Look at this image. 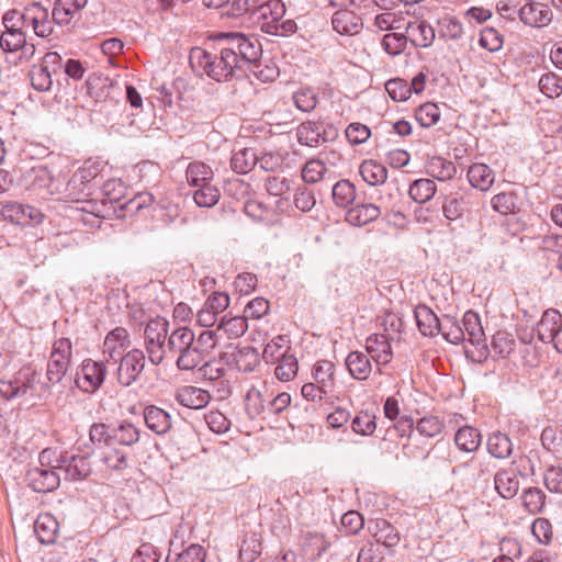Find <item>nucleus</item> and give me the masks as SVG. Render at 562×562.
<instances>
[{"instance_id":"obj_1","label":"nucleus","mask_w":562,"mask_h":562,"mask_svg":"<svg viewBox=\"0 0 562 562\" xmlns=\"http://www.w3.org/2000/svg\"><path fill=\"white\" fill-rule=\"evenodd\" d=\"M218 338L214 330H203L195 336L189 327H178L168 333V322L164 318L147 323L144 344L149 361L157 366L170 356L181 371L199 368L214 351Z\"/></svg>"},{"instance_id":"obj_2","label":"nucleus","mask_w":562,"mask_h":562,"mask_svg":"<svg viewBox=\"0 0 562 562\" xmlns=\"http://www.w3.org/2000/svg\"><path fill=\"white\" fill-rule=\"evenodd\" d=\"M218 49L210 53L195 47L190 53V64L194 69L202 70L209 78L225 82L241 72L243 65L256 58L259 41L252 35L231 32L220 33Z\"/></svg>"},{"instance_id":"obj_3","label":"nucleus","mask_w":562,"mask_h":562,"mask_svg":"<svg viewBox=\"0 0 562 562\" xmlns=\"http://www.w3.org/2000/svg\"><path fill=\"white\" fill-rule=\"evenodd\" d=\"M72 357V345L69 338H59L53 344L47 363V380L59 383L68 371Z\"/></svg>"},{"instance_id":"obj_4","label":"nucleus","mask_w":562,"mask_h":562,"mask_svg":"<svg viewBox=\"0 0 562 562\" xmlns=\"http://www.w3.org/2000/svg\"><path fill=\"white\" fill-rule=\"evenodd\" d=\"M0 216L15 225H32L41 223L42 213L34 206L19 202L0 203Z\"/></svg>"},{"instance_id":"obj_5","label":"nucleus","mask_w":562,"mask_h":562,"mask_svg":"<svg viewBox=\"0 0 562 562\" xmlns=\"http://www.w3.org/2000/svg\"><path fill=\"white\" fill-rule=\"evenodd\" d=\"M36 373L30 368L20 370L12 380L0 381V396L7 400L22 397L34 389Z\"/></svg>"},{"instance_id":"obj_6","label":"nucleus","mask_w":562,"mask_h":562,"mask_svg":"<svg viewBox=\"0 0 562 562\" xmlns=\"http://www.w3.org/2000/svg\"><path fill=\"white\" fill-rule=\"evenodd\" d=\"M145 368V356L142 350L133 349L121 357L117 368V381L123 386L132 385Z\"/></svg>"},{"instance_id":"obj_7","label":"nucleus","mask_w":562,"mask_h":562,"mask_svg":"<svg viewBox=\"0 0 562 562\" xmlns=\"http://www.w3.org/2000/svg\"><path fill=\"white\" fill-rule=\"evenodd\" d=\"M23 26H32L34 33L40 37H47L54 31V20L49 19L47 9L38 3L29 7L22 14Z\"/></svg>"},{"instance_id":"obj_8","label":"nucleus","mask_w":562,"mask_h":562,"mask_svg":"<svg viewBox=\"0 0 562 562\" xmlns=\"http://www.w3.org/2000/svg\"><path fill=\"white\" fill-rule=\"evenodd\" d=\"M31 487L38 493L52 492L59 486L60 473L53 467L32 468L26 474Z\"/></svg>"},{"instance_id":"obj_9","label":"nucleus","mask_w":562,"mask_h":562,"mask_svg":"<svg viewBox=\"0 0 562 562\" xmlns=\"http://www.w3.org/2000/svg\"><path fill=\"white\" fill-rule=\"evenodd\" d=\"M256 55V58L247 61L248 65H243L241 74L252 76L261 82H272L279 76V68L271 60L261 59L262 47L260 43Z\"/></svg>"},{"instance_id":"obj_10","label":"nucleus","mask_w":562,"mask_h":562,"mask_svg":"<svg viewBox=\"0 0 562 562\" xmlns=\"http://www.w3.org/2000/svg\"><path fill=\"white\" fill-rule=\"evenodd\" d=\"M220 358L237 371L245 373L251 372L258 363V355L250 347L243 349L232 347L231 350L222 352Z\"/></svg>"},{"instance_id":"obj_11","label":"nucleus","mask_w":562,"mask_h":562,"mask_svg":"<svg viewBox=\"0 0 562 562\" xmlns=\"http://www.w3.org/2000/svg\"><path fill=\"white\" fill-rule=\"evenodd\" d=\"M100 172L98 164L93 161H86L72 175L67 183L68 195L79 201V195L83 193L86 187L98 177Z\"/></svg>"},{"instance_id":"obj_12","label":"nucleus","mask_w":562,"mask_h":562,"mask_svg":"<svg viewBox=\"0 0 562 562\" xmlns=\"http://www.w3.org/2000/svg\"><path fill=\"white\" fill-rule=\"evenodd\" d=\"M520 20L530 26L542 27L552 20V11L548 4L529 1L519 9Z\"/></svg>"},{"instance_id":"obj_13","label":"nucleus","mask_w":562,"mask_h":562,"mask_svg":"<svg viewBox=\"0 0 562 562\" xmlns=\"http://www.w3.org/2000/svg\"><path fill=\"white\" fill-rule=\"evenodd\" d=\"M80 374L82 376L80 387L87 392H94L104 382L106 367L103 361L87 359L81 364Z\"/></svg>"},{"instance_id":"obj_14","label":"nucleus","mask_w":562,"mask_h":562,"mask_svg":"<svg viewBox=\"0 0 562 562\" xmlns=\"http://www.w3.org/2000/svg\"><path fill=\"white\" fill-rule=\"evenodd\" d=\"M366 350L378 366L390 363L393 357L390 339L384 334L370 335L366 340Z\"/></svg>"},{"instance_id":"obj_15","label":"nucleus","mask_w":562,"mask_h":562,"mask_svg":"<svg viewBox=\"0 0 562 562\" xmlns=\"http://www.w3.org/2000/svg\"><path fill=\"white\" fill-rule=\"evenodd\" d=\"M405 31L408 40L415 47H430L436 36L434 27L423 20L408 22Z\"/></svg>"},{"instance_id":"obj_16","label":"nucleus","mask_w":562,"mask_h":562,"mask_svg":"<svg viewBox=\"0 0 562 562\" xmlns=\"http://www.w3.org/2000/svg\"><path fill=\"white\" fill-rule=\"evenodd\" d=\"M495 490L501 497L510 499L517 495L520 482L518 472L514 469H502L494 476Z\"/></svg>"},{"instance_id":"obj_17","label":"nucleus","mask_w":562,"mask_h":562,"mask_svg":"<svg viewBox=\"0 0 562 562\" xmlns=\"http://www.w3.org/2000/svg\"><path fill=\"white\" fill-rule=\"evenodd\" d=\"M464 338L477 348L486 347V338L477 313L468 311L462 318Z\"/></svg>"},{"instance_id":"obj_18","label":"nucleus","mask_w":562,"mask_h":562,"mask_svg":"<svg viewBox=\"0 0 562 562\" xmlns=\"http://www.w3.org/2000/svg\"><path fill=\"white\" fill-rule=\"evenodd\" d=\"M27 187L33 190H45L49 194L57 192L52 171L46 166H36L26 175Z\"/></svg>"},{"instance_id":"obj_19","label":"nucleus","mask_w":562,"mask_h":562,"mask_svg":"<svg viewBox=\"0 0 562 562\" xmlns=\"http://www.w3.org/2000/svg\"><path fill=\"white\" fill-rule=\"evenodd\" d=\"M562 326V314L553 308L547 310L537 325V336L544 342L549 344L554 339L555 333Z\"/></svg>"},{"instance_id":"obj_20","label":"nucleus","mask_w":562,"mask_h":562,"mask_svg":"<svg viewBox=\"0 0 562 562\" xmlns=\"http://www.w3.org/2000/svg\"><path fill=\"white\" fill-rule=\"evenodd\" d=\"M34 532L41 543L53 544L58 537L59 524L52 514H41L34 522Z\"/></svg>"},{"instance_id":"obj_21","label":"nucleus","mask_w":562,"mask_h":562,"mask_svg":"<svg viewBox=\"0 0 562 562\" xmlns=\"http://www.w3.org/2000/svg\"><path fill=\"white\" fill-rule=\"evenodd\" d=\"M331 24L336 32L341 35H355L362 29V21L355 12L338 10L331 18Z\"/></svg>"},{"instance_id":"obj_22","label":"nucleus","mask_w":562,"mask_h":562,"mask_svg":"<svg viewBox=\"0 0 562 562\" xmlns=\"http://www.w3.org/2000/svg\"><path fill=\"white\" fill-rule=\"evenodd\" d=\"M176 398L182 406L192 409H201L209 404L211 395L203 389L189 385L181 387L177 392Z\"/></svg>"},{"instance_id":"obj_23","label":"nucleus","mask_w":562,"mask_h":562,"mask_svg":"<svg viewBox=\"0 0 562 562\" xmlns=\"http://www.w3.org/2000/svg\"><path fill=\"white\" fill-rule=\"evenodd\" d=\"M146 426L157 435H164L171 428V416L164 409L149 405L144 411Z\"/></svg>"},{"instance_id":"obj_24","label":"nucleus","mask_w":562,"mask_h":562,"mask_svg":"<svg viewBox=\"0 0 562 562\" xmlns=\"http://www.w3.org/2000/svg\"><path fill=\"white\" fill-rule=\"evenodd\" d=\"M381 210L372 203H361L350 207L346 213V221L353 226H363L375 221Z\"/></svg>"},{"instance_id":"obj_25","label":"nucleus","mask_w":562,"mask_h":562,"mask_svg":"<svg viewBox=\"0 0 562 562\" xmlns=\"http://www.w3.org/2000/svg\"><path fill=\"white\" fill-rule=\"evenodd\" d=\"M63 472L66 480H82L90 472V462L85 456H72L69 460H63L59 465V473Z\"/></svg>"},{"instance_id":"obj_26","label":"nucleus","mask_w":562,"mask_h":562,"mask_svg":"<svg viewBox=\"0 0 562 562\" xmlns=\"http://www.w3.org/2000/svg\"><path fill=\"white\" fill-rule=\"evenodd\" d=\"M0 46L4 52H16L19 49H23V54L33 55L34 45L26 44L25 34L20 29L14 30H5L0 37Z\"/></svg>"},{"instance_id":"obj_27","label":"nucleus","mask_w":562,"mask_h":562,"mask_svg":"<svg viewBox=\"0 0 562 562\" xmlns=\"http://www.w3.org/2000/svg\"><path fill=\"white\" fill-rule=\"evenodd\" d=\"M415 318L419 331L424 336H436L441 327V321L426 305H418L415 308Z\"/></svg>"},{"instance_id":"obj_28","label":"nucleus","mask_w":562,"mask_h":562,"mask_svg":"<svg viewBox=\"0 0 562 562\" xmlns=\"http://www.w3.org/2000/svg\"><path fill=\"white\" fill-rule=\"evenodd\" d=\"M346 367L350 375L359 381L367 380L372 371L370 359L361 351H351L346 358Z\"/></svg>"},{"instance_id":"obj_29","label":"nucleus","mask_w":562,"mask_h":562,"mask_svg":"<svg viewBox=\"0 0 562 562\" xmlns=\"http://www.w3.org/2000/svg\"><path fill=\"white\" fill-rule=\"evenodd\" d=\"M87 2L88 0H56L52 16L57 24L66 25L75 13L86 7Z\"/></svg>"},{"instance_id":"obj_30","label":"nucleus","mask_w":562,"mask_h":562,"mask_svg":"<svg viewBox=\"0 0 562 562\" xmlns=\"http://www.w3.org/2000/svg\"><path fill=\"white\" fill-rule=\"evenodd\" d=\"M471 186L481 191H487L495 180L494 171L485 164H473L468 170Z\"/></svg>"},{"instance_id":"obj_31","label":"nucleus","mask_w":562,"mask_h":562,"mask_svg":"<svg viewBox=\"0 0 562 562\" xmlns=\"http://www.w3.org/2000/svg\"><path fill=\"white\" fill-rule=\"evenodd\" d=\"M127 347H130L127 330L123 327H116L106 335L103 352H108L110 358L113 359L115 356H121Z\"/></svg>"},{"instance_id":"obj_32","label":"nucleus","mask_w":562,"mask_h":562,"mask_svg":"<svg viewBox=\"0 0 562 562\" xmlns=\"http://www.w3.org/2000/svg\"><path fill=\"white\" fill-rule=\"evenodd\" d=\"M313 379L323 392L331 393L335 387V366L331 361L319 360L313 367Z\"/></svg>"},{"instance_id":"obj_33","label":"nucleus","mask_w":562,"mask_h":562,"mask_svg":"<svg viewBox=\"0 0 562 562\" xmlns=\"http://www.w3.org/2000/svg\"><path fill=\"white\" fill-rule=\"evenodd\" d=\"M426 171L430 177L439 181H447L453 178L457 168L452 161L435 156L428 160Z\"/></svg>"},{"instance_id":"obj_34","label":"nucleus","mask_w":562,"mask_h":562,"mask_svg":"<svg viewBox=\"0 0 562 562\" xmlns=\"http://www.w3.org/2000/svg\"><path fill=\"white\" fill-rule=\"evenodd\" d=\"M482 441V436L476 428L464 426L460 428L454 435V442L457 447L464 452H474L479 449Z\"/></svg>"},{"instance_id":"obj_35","label":"nucleus","mask_w":562,"mask_h":562,"mask_svg":"<svg viewBox=\"0 0 562 562\" xmlns=\"http://www.w3.org/2000/svg\"><path fill=\"white\" fill-rule=\"evenodd\" d=\"M359 172L362 179L370 186L382 184L387 179L386 168L373 159L364 160L360 165Z\"/></svg>"},{"instance_id":"obj_36","label":"nucleus","mask_w":562,"mask_h":562,"mask_svg":"<svg viewBox=\"0 0 562 562\" xmlns=\"http://www.w3.org/2000/svg\"><path fill=\"white\" fill-rule=\"evenodd\" d=\"M213 170L203 162L194 161L189 164L186 170V178L191 187L199 188L213 180Z\"/></svg>"},{"instance_id":"obj_37","label":"nucleus","mask_w":562,"mask_h":562,"mask_svg":"<svg viewBox=\"0 0 562 562\" xmlns=\"http://www.w3.org/2000/svg\"><path fill=\"white\" fill-rule=\"evenodd\" d=\"M487 450L497 459H506L513 452V442L506 434L497 431L488 437Z\"/></svg>"},{"instance_id":"obj_38","label":"nucleus","mask_w":562,"mask_h":562,"mask_svg":"<svg viewBox=\"0 0 562 562\" xmlns=\"http://www.w3.org/2000/svg\"><path fill=\"white\" fill-rule=\"evenodd\" d=\"M258 161V157L254 149L241 148L235 151L231 159L232 169L240 175H245L252 170Z\"/></svg>"},{"instance_id":"obj_39","label":"nucleus","mask_w":562,"mask_h":562,"mask_svg":"<svg viewBox=\"0 0 562 562\" xmlns=\"http://www.w3.org/2000/svg\"><path fill=\"white\" fill-rule=\"evenodd\" d=\"M492 209L502 214H515L518 211V195L514 191L499 192L491 200Z\"/></svg>"},{"instance_id":"obj_40","label":"nucleus","mask_w":562,"mask_h":562,"mask_svg":"<svg viewBox=\"0 0 562 562\" xmlns=\"http://www.w3.org/2000/svg\"><path fill=\"white\" fill-rule=\"evenodd\" d=\"M296 136L300 144L315 147L321 143L322 124L304 122L297 127Z\"/></svg>"},{"instance_id":"obj_41","label":"nucleus","mask_w":562,"mask_h":562,"mask_svg":"<svg viewBox=\"0 0 562 562\" xmlns=\"http://www.w3.org/2000/svg\"><path fill=\"white\" fill-rule=\"evenodd\" d=\"M436 189L432 180L418 179L411 184L408 194L415 202L426 203L435 195Z\"/></svg>"},{"instance_id":"obj_42","label":"nucleus","mask_w":562,"mask_h":562,"mask_svg":"<svg viewBox=\"0 0 562 562\" xmlns=\"http://www.w3.org/2000/svg\"><path fill=\"white\" fill-rule=\"evenodd\" d=\"M439 333H441L447 341L453 345L465 341L463 325H461L454 317L445 316L441 319V327Z\"/></svg>"},{"instance_id":"obj_43","label":"nucleus","mask_w":562,"mask_h":562,"mask_svg":"<svg viewBox=\"0 0 562 562\" xmlns=\"http://www.w3.org/2000/svg\"><path fill=\"white\" fill-rule=\"evenodd\" d=\"M521 503L529 514H539L546 505V494L538 487H529L522 492Z\"/></svg>"},{"instance_id":"obj_44","label":"nucleus","mask_w":562,"mask_h":562,"mask_svg":"<svg viewBox=\"0 0 562 562\" xmlns=\"http://www.w3.org/2000/svg\"><path fill=\"white\" fill-rule=\"evenodd\" d=\"M100 461L106 469L114 471H122L128 465L126 454L110 446L101 452Z\"/></svg>"},{"instance_id":"obj_45","label":"nucleus","mask_w":562,"mask_h":562,"mask_svg":"<svg viewBox=\"0 0 562 562\" xmlns=\"http://www.w3.org/2000/svg\"><path fill=\"white\" fill-rule=\"evenodd\" d=\"M374 538L379 543L387 548L395 547L400 542L397 530L384 519L376 521Z\"/></svg>"},{"instance_id":"obj_46","label":"nucleus","mask_w":562,"mask_h":562,"mask_svg":"<svg viewBox=\"0 0 562 562\" xmlns=\"http://www.w3.org/2000/svg\"><path fill=\"white\" fill-rule=\"evenodd\" d=\"M221 193L217 187L211 182L196 188L193 192V200L200 207H212L217 204Z\"/></svg>"},{"instance_id":"obj_47","label":"nucleus","mask_w":562,"mask_h":562,"mask_svg":"<svg viewBox=\"0 0 562 562\" xmlns=\"http://www.w3.org/2000/svg\"><path fill=\"white\" fill-rule=\"evenodd\" d=\"M356 199V188L348 180H340L333 187V200L337 206L346 207Z\"/></svg>"},{"instance_id":"obj_48","label":"nucleus","mask_w":562,"mask_h":562,"mask_svg":"<svg viewBox=\"0 0 562 562\" xmlns=\"http://www.w3.org/2000/svg\"><path fill=\"white\" fill-rule=\"evenodd\" d=\"M265 408L262 392L258 387L251 386L245 395V409L247 415L254 419L263 413Z\"/></svg>"},{"instance_id":"obj_49","label":"nucleus","mask_w":562,"mask_h":562,"mask_svg":"<svg viewBox=\"0 0 562 562\" xmlns=\"http://www.w3.org/2000/svg\"><path fill=\"white\" fill-rule=\"evenodd\" d=\"M277 362L274 374L278 380L288 382L296 375L299 364L297 359L293 355H283Z\"/></svg>"},{"instance_id":"obj_50","label":"nucleus","mask_w":562,"mask_h":562,"mask_svg":"<svg viewBox=\"0 0 562 562\" xmlns=\"http://www.w3.org/2000/svg\"><path fill=\"white\" fill-rule=\"evenodd\" d=\"M140 431L131 423H123L113 428V442L116 441L124 446H132L138 442Z\"/></svg>"},{"instance_id":"obj_51","label":"nucleus","mask_w":562,"mask_h":562,"mask_svg":"<svg viewBox=\"0 0 562 562\" xmlns=\"http://www.w3.org/2000/svg\"><path fill=\"white\" fill-rule=\"evenodd\" d=\"M289 339L285 336H277L270 342H268L263 349L262 357L269 362H274L283 357V355H288L286 350Z\"/></svg>"},{"instance_id":"obj_52","label":"nucleus","mask_w":562,"mask_h":562,"mask_svg":"<svg viewBox=\"0 0 562 562\" xmlns=\"http://www.w3.org/2000/svg\"><path fill=\"white\" fill-rule=\"evenodd\" d=\"M415 117L423 127H430L440 120V110L437 104L427 102L418 106Z\"/></svg>"},{"instance_id":"obj_53","label":"nucleus","mask_w":562,"mask_h":562,"mask_svg":"<svg viewBox=\"0 0 562 562\" xmlns=\"http://www.w3.org/2000/svg\"><path fill=\"white\" fill-rule=\"evenodd\" d=\"M540 91L549 98L562 94V78L554 72L544 74L539 80Z\"/></svg>"},{"instance_id":"obj_54","label":"nucleus","mask_w":562,"mask_h":562,"mask_svg":"<svg viewBox=\"0 0 562 562\" xmlns=\"http://www.w3.org/2000/svg\"><path fill=\"white\" fill-rule=\"evenodd\" d=\"M295 106L302 112L313 111L318 102L316 92L311 88H301L293 94Z\"/></svg>"},{"instance_id":"obj_55","label":"nucleus","mask_w":562,"mask_h":562,"mask_svg":"<svg viewBox=\"0 0 562 562\" xmlns=\"http://www.w3.org/2000/svg\"><path fill=\"white\" fill-rule=\"evenodd\" d=\"M351 428L355 432L369 436L372 435L376 428L375 415L366 411L360 412L352 420Z\"/></svg>"},{"instance_id":"obj_56","label":"nucleus","mask_w":562,"mask_h":562,"mask_svg":"<svg viewBox=\"0 0 562 562\" xmlns=\"http://www.w3.org/2000/svg\"><path fill=\"white\" fill-rule=\"evenodd\" d=\"M439 36L447 40H458L463 33L461 23L452 16H445L438 21Z\"/></svg>"},{"instance_id":"obj_57","label":"nucleus","mask_w":562,"mask_h":562,"mask_svg":"<svg viewBox=\"0 0 562 562\" xmlns=\"http://www.w3.org/2000/svg\"><path fill=\"white\" fill-rule=\"evenodd\" d=\"M260 15L265 19L263 23H274L283 19L285 5L281 0H270L260 5Z\"/></svg>"},{"instance_id":"obj_58","label":"nucleus","mask_w":562,"mask_h":562,"mask_svg":"<svg viewBox=\"0 0 562 562\" xmlns=\"http://www.w3.org/2000/svg\"><path fill=\"white\" fill-rule=\"evenodd\" d=\"M247 321L245 317L236 316L221 319L218 329H223L229 338H237L245 334L247 330Z\"/></svg>"},{"instance_id":"obj_59","label":"nucleus","mask_w":562,"mask_h":562,"mask_svg":"<svg viewBox=\"0 0 562 562\" xmlns=\"http://www.w3.org/2000/svg\"><path fill=\"white\" fill-rule=\"evenodd\" d=\"M515 346V340L507 331H497L492 338V349L502 358L510 355Z\"/></svg>"},{"instance_id":"obj_60","label":"nucleus","mask_w":562,"mask_h":562,"mask_svg":"<svg viewBox=\"0 0 562 562\" xmlns=\"http://www.w3.org/2000/svg\"><path fill=\"white\" fill-rule=\"evenodd\" d=\"M326 172L325 162L321 159L308 160L302 169V178L305 182L316 183L323 179Z\"/></svg>"},{"instance_id":"obj_61","label":"nucleus","mask_w":562,"mask_h":562,"mask_svg":"<svg viewBox=\"0 0 562 562\" xmlns=\"http://www.w3.org/2000/svg\"><path fill=\"white\" fill-rule=\"evenodd\" d=\"M90 440L99 447H109L113 442V429L105 424L95 423L90 427L89 431Z\"/></svg>"},{"instance_id":"obj_62","label":"nucleus","mask_w":562,"mask_h":562,"mask_svg":"<svg viewBox=\"0 0 562 562\" xmlns=\"http://www.w3.org/2000/svg\"><path fill=\"white\" fill-rule=\"evenodd\" d=\"M103 194L110 203H119L125 198L126 187L120 179H110L103 184Z\"/></svg>"},{"instance_id":"obj_63","label":"nucleus","mask_w":562,"mask_h":562,"mask_svg":"<svg viewBox=\"0 0 562 562\" xmlns=\"http://www.w3.org/2000/svg\"><path fill=\"white\" fill-rule=\"evenodd\" d=\"M407 35L398 33H389L382 40V46L390 55H398L406 48Z\"/></svg>"},{"instance_id":"obj_64","label":"nucleus","mask_w":562,"mask_h":562,"mask_svg":"<svg viewBox=\"0 0 562 562\" xmlns=\"http://www.w3.org/2000/svg\"><path fill=\"white\" fill-rule=\"evenodd\" d=\"M31 83L38 91H47L50 89L53 80L50 72L45 66H34L31 70Z\"/></svg>"}]
</instances>
